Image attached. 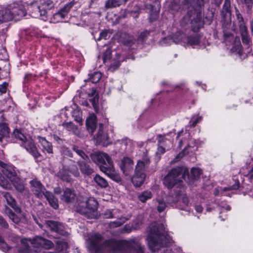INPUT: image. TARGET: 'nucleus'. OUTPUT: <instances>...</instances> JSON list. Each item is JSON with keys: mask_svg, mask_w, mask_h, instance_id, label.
Masks as SVG:
<instances>
[{"mask_svg": "<svg viewBox=\"0 0 253 253\" xmlns=\"http://www.w3.org/2000/svg\"><path fill=\"white\" fill-rule=\"evenodd\" d=\"M208 0H183V3L188 9L184 17L186 23L190 22L193 31H198L203 25L202 20V9Z\"/></svg>", "mask_w": 253, "mask_h": 253, "instance_id": "nucleus-1", "label": "nucleus"}, {"mask_svg": "<svg viewBox=\"0 0 253 253\" xmlns=\"http://www.w3.org/2000/svg\"><path fill=\"white\" fill-rule=\"evenodd\" d=\"M148 246L152 252H156L169 243L163 224L154 223L148 236Z\"/></svg>", "mask_w": 253, "mask_h": 253, "instance_id": "nucleus-2", "label": "nucleus"}, {"mask_svg": "<svg viewBox=\"0 0 253 253\" xmlns=\"http://www.w3.org/2000/svg\"><path fill=\"white\" fill-rule=\"evenodd\" d=\"M183 169L181 167L172 169L165 177L164 184L169 189H171L176 184L181 185L182 178L184 176L182 173Z\"/></svg>", "mask_w": 253, "mask_h": 253, "instance_id": "nucleus-3", "label": "nucleus"}, {"mask_svg": "<svg viewBox=\"0 0 253 253\" xmlns=\"http://www.w3.org/2000/svg\"><path fill=\"white\" fill-rule=\"evenodd\" d=\"M54 6V2L51 0H40L37 3H33L32 8V16L38 17L39 16L46 17L47 12Z\"/></svg>", "mask_w": 253, "mask_h": 253, "instance_id": "nucleus-4", "label": "nucleus"}, {"mask_svg": "<svg viewBox=\"0 0 253 253\" xmlns=\"http://www.w3.org/2000/svg\"><path fill=\"white\" fill-rule=\"evenodd\" d=\"M221 23L225 33L230 28L231 25V11L229 0H225L222 9L221 11Z\"/></svg>", "mask_w": 253, "mask_h": 253, "instance_id": "nucleus-5", "label": "nucleus"}, {"mask_svg": "<svg viewBox=\"0 0 253 253\" xmlns=\"http://www.w3.org/2000/svg\"><path fill=\"white\" fill-rule=\"evenodd\" d=\"M90 157L92 161L99 166L100 170L102 167L107 168L110 166L111 163L113 164L110 156L104 152H94L90 155Z\"/></svg>", "mask_w": 253, "mask_h": 253, "instance_id": "nucleus-6", "label": "nucleus"}, {"mask_svg": "<svg viewBox=\"0 0 253 253\" xmlns=\"http://www.w3.org/2000/svg\"><path fill=\"white\" fill-rule=\"evenodd\" d=\"M236 15L239 24V30L242 37V42L244 43L248 44L250 42V38L248 33V29L247 26L245 25L244 19L242 15L237 9H236Z\"/></svg>", "mask_w": 253, "mask_h": 253, "instance_id": "nucleus-7", "label": "nucleus"}, {"mask_svg": "<svg viewBox=\"0 0 253 253\" xmlns=\"http://www.w3.org/2000/svg\"><path fill=\"white\" fill-rule=\"evenodd\" d=\"M102 236L98 233L90 235L88 238V244L90 250L98 252L102 249Z\"/></svg>", "mask_w": 253, "mask_h": 253, "instance_id": "nucleus-8", "label": "nucleus"}, {"mask_svg": "<svg viewBox=\"0 0 253 253\" xmlns=\"http://www.w3.org/2000/svg\"><path fill=\"white\" fill-rule=\"evenodd\" d=\"M119 167L125 175H129L133 169V161L130 158L124 157L119 164Z\"/></svg>", "mask_w": 253, "mask_h": 253, "instance_id": "nucleus-9", "label": "nucleus"}, {"mask_svg": "<svg viewBox=\"0 0 253 253\" xmlns=\"http://www.w3.org/2000/svg\"><path fill=\"white\" fill-rule=\"evenodd\" d=\"M45 224L46 226L52 231L63 236L67 234V232L65 231L64 225L60 222L52 220H48L46 221Z\"/></svg>", "mask_w": 253, "mask_h": 253, "instance_id": "nucleus-10", "label": "nucleus"}, {"mask_svg": "<svg viewBox=\"0 0 253 253\" xmlns=\"http://www.w3.org/2000/svg\"><path fill=\"white\" fill-rule=\"evenodd\" d=\"M0 167L3 174L11 181H14L15 178V170L10 165L5 164L0 160Z\"/></svg>", "mask_w": 253, "mask_h": 253, "instance_id": "nucleus-11", "label": "nucleus"}, {"mask_svg": "<svg viewBox=\"0 0 253 253\" xmlns=\"http://www.w3.org/2000/svg\"><path fill=\"white\" fill-rule=\"evenodd\" d=\"M150 164L149 157L145 155L140 160L137 161L134 171L139 173H145L146 169Z\"/></svg>", "mask_w": 253, "mask_h": 253, "instance_id": "nucleus-12", "label": "nucleus"}, {"mask_svg": "<svg viewBox=\"0 0 253 253\" xmlns=\"http://www.w3.org/2000/svg\"><path fill=\"white\" fill-rule=\"evenodd\" d=\"M101 171L116 182L121 181L122 178L120 174L115 172L114 164L111 163L110 166L107 168L102 167L101 168Z\"/></svg>", "mask_w": 253, "mask_h": 253, "instance_id": "nucleus-13", "label": "nucleus"}, {"mask_svg": "<svg viewBox=\"0 0 253 253\" xmlns=\"http://www.w3.org/2000/svg\"><path fill=\"white\" fill-rule=\"evenodd\" d=\"M32 186V190L37 197H42L45 193L46 189L41 182L36 179L30 181Z\"/></svg>", "mask_w": 253, "mask_h": 253, "instance_id": "nucleus-14", "label": "nucleus"}, {"mask_svg": "<svg viewBox=\"0 0 253 253\" xmlns=\"http://www.w3.org/2000/svg\"><path fill=\"white\" fill-rule=\"evenodd\" d=\"M10 133V128L6 119L3 115L0 116V141H2V137H7Z\"/></svg>", "mask_w": 253, "mask_h": 253, "instance_id": "nucleus-15", "label": "nucleus"}, {"mask_svg": "<svg viewBox=\"0 0 253 253\" xmlns=\"http://www.w3.org/2000/svg\"><path fill=\"white\" fill-rule=\"evenodd\" d=\"M76 196V193L74 189L66 188L63 190L60 199L66 203H71L75 200Z\"/></svg>", "mask_w": 253, "mask_h": 253, "instance_id": "nucleus-16", "label": "nucleus"}, {"mask_svg": "<svg viewBox=\"0 0 253 253\" xmlns=\"http://www.w3.org/2000/svg\"><path fill=\"white\" fill-rule=\"evenodd\" d=\"M117 36L120 38L119 41L127 46H130L135 42L134 38L126 33L119 32L117 33Z\"/></svg>", "mask_w": 253, "mask_h": 253, "instance_id": "nucleus-17", "label": "nucleus"}, {"mask_svg": "<svg viewBox=\"0 0 253 253\" xmlns=\"http://www.w3.org/2000/svg\"><path fill=\"white\" fill-rule=\"evenodd\" d=\"M98 203L94 198H89L86 201L85 212L92 213L94 216L97 210Z\"/></svg>", "mask_w": 253, "mask_h": 253, "instance_id": "nucleus-18", "label": "nucleus"}, {"mask_svg": "<svg viewBox=\"0 0 253 253\" xmlns=\"http://www.w3.org/2000/svg\"><path fill=\"white\" fill-rule=\"evenodd\" d=\"M14 17V13L10 8L0 9V23L12 20Z\"/></svg>", "mask_w": 253, "mask_h": 253, "instance_id": "nucleus-19", "label": "nucleus"}, {"mask_svg": "<svg viewBox=\"0 0 253 253\" xmlns=\"http://www.w3.org/2000/svg\"><path fill=\"white\" fill-rule=\"evenodd\" d=\"M145 178V173H139L134 171V173L131 177V181L134 186L140 187L144 183Z\"/></svg>", "mask_w": 253, "mask_h": 253, "instance_id": "nucleus-20", "label": "nucleus"}, {"mask_svg": "<svg viewBox=\"0 0 253 253\" xmlns=\"http://www.w3.org/2000/svg\"><path fill=\"white\" fill-rule=\"evenodd\" d=\"M130 214H127L126 216L121 215L119 213V217L116 218L117 219L114 221L110 222L109 226L111 228L118 227L124 224L126 221L129 220L131 217Z\"/></svg>", "mask_w": 253, "mask_h": 253, "instance_id": "nucleus-21", "label": "nucleus"}, {"mask_svg": "<svg viewBox=\"0 0 253 253\" xmlns=\"http://www.w3.org/2000/svg\"><path fill=\"white\" fill-rule=\"evenodd\" d=\"M88 95L90 97L89 99L90 102H91L92 106L95 111L97 112L99 110L98 107V94L94 88H92L88 93Z\"/></svg>", "mask_w": 253, "mask_h": 253, "instance_id": "nucleus-22", "label": "nucleus"}, {"mask_svg": "<svg viewBox=\"0 0 253 253\" xmlns=\"http://www.w3.org/2000/svg\"><path fill=\"white\" fill-rule=\"evenodd\" d=\"M86 126L87 129L90 133L94 132L96 127V117L93 114L86 120Z\"/></svg>", "mask_w": 253, "mask_h": 253, "instance_id": "nucleus-23", "label": "nucleus"}, {"mask_svg": "<svg viewBox=\"0 0 253 253\" xmlns=\"http://www.w3.org/2000/svg\"><path fill=\"white\" fill-rule=\"evenodd\" d=\"M78 165L82 173L84 175H89L93 172V169L84 161H79Z\"/></svg>", "mask_w": 253, "mask_h": 253, "instance_id": "nucleus-24", "label": "nucleus"}, {"mask_svg": "<svg viewBox=\"0 0 253 253\" xmlns=\"http://www.w3.org/2000/svg\"><path fill=\"white\" fill-rule=\"evenodd\" d=\"M44 196L50 205L54 209H56L58 208V200L51 192L45 191V193H44Z\"/></svg>", "mask_w": 253, "mask_h": 253, "instance_id": "nucleus-25", "label": "nucleus"}, {"mask_svg": "<svg viewBox=\"0 0 253 253\" xmlns=\"http://www.w3.org/2000/svg\"><path fill=\"white\" fill-rule=\"evenodd\" d=\"M107 139V136L103 131V125L100 124L96 137H94V140H96V142H102L106 141Z\"/></svg>", "mask_w": 253, "mask_h": 253, "instance_id": "nucleus-26", "label": "nucleus"}, {"mask_svg": "<svg viewBox=\"0 0 253 253\" xmlns=\"http://www.w3.org/2000/svg\"><path fill=\"white\" fill-rule=\"evenodd\" d=\"M73 2H70L66 4L62 8L60 9L58 12L54 14L55 16H60L62 18H64L65 16L68 14L70 9L74 5Z\"/></svg>", "mask_w": 253, "mask_h": 253, "instance_id": "nucleus-27", "label": "nucleus"}, {"mask_svg": "<svg viewBox=\"0 0 253 253\" xmlns=\"http://www.w3.org/2000/svg\"><path fill=\"white\" fill-rule=\"evenodd\" d=\"M153 194L150 191L146 190L141 192L138 195V200L142 203L146 202L152 198Z\"/></svg>", "mask_w": 253, "mask_h": 253, "instance_id": "nucleus-28", "label": "nucleus"}, {"mask_svg": "<svg viewBox=\"0 0 253 253\" xmlns=\"http://www.w3.org/2000/svg\"><path fill=\"white\" fill-rule=\"evenodd\" d=\"M25 147L27 151L31 153L35 158H38L40 156V154L38 152L34 143H25Z\"/></svg>", "mask_w": 253, "mask_h": 253, "instance_id": "nucleus-29", "label": "nucleus"}, {"mask_svg": "<svg viewBox=\"0 0 253 253\" xmlns=\"http://www.w3.org/2000/svg\"><path fill=\"white\" fill-rule=\"evenodd\" d=\"M120 211L119 210H107L104 212V216L106 218H119Z\"/></svg>", "mask_w": 253, "mask_h": 253, "instance_id": "nucleus-30", "label": "nucleus"}, {"mask_svg": "<svg viewBox=\"0 0 253 253\" xmlns=\"http://www.w3.org/2000/svg\"><path fill=\"white\" fill-rule=\"evenodd\" d=\"M94 180L97 184L103 188H106L108 186L107 180L99 175L96 174L94 177Z\"/></svg>", "mask_w": 253, "mask_h": 253, "instance_id": "nucleus-31", "label": "nucleus"}, {"mask_svg": "<svg viewBox=\"0 0 253 253\" xmlns=\"http://www.w3.org/2000/svg\"><path fill=\"white\" fill-rule=\"evenodd\" d=\"M5 199L7 201V204L11 207L14 211L16 210V204L14 199L11 196V195L8 193H6L4 195Z\"/></svg>", "mask_w": 253, "mask_h": 253, "instance_id": "nucleus-32", "label": "nucleus"}, {"mask_svg": "<svg viewBox=\"0 0 253 253\" xmlns=\"http://www.w3.org/2000/svg\"><path fill=\"white\" fill-rule=\"evenodd\" d=\"M42 237L41 236H36L33 239H29V242H30L31 246L35 248L41 247Z\"/></svg>", "mask_w": 253, "mask_h": 253, "instance_id": "nucleus-33", "label": "nucleus"}, {"mask_svg": "<svg viewBox=\"0 0 253 253\" xmlns=\"http://www.w3.org/2000/svg\"><path fill=\"white\" fill-rule=\"evenodd\" d=\"M158 9L153 10L152 11H150V17H149V21L150 22H152L156 20L159 16V12L160 9V4L159 2H158Z\"/></svg>", "mask_w": 253, "mask_h": 253, "instance_id": "nucleus-34", "label": "nucleus"}, {"mask_svg": "<svg viewBox=\"0 0 253 253\" xmlns=\"http://www.w3.org/2000/svg\"><path fill=\"white\" fill-rule=\"evenodd\" d=\"M58 176L64 181L71 182L72 178L65 169H61L58 173Z\"/></svg>", "mask_w": 253, "mask_h": 253, "instance_id": "nucleus-35", "label": "nucleus"}, {"mask_svg": "<svg viewBox=\"0 0 253 253\" xmlns=\"http://www.w3.org/2000/svg\"><path fill=\"white\" fill-rule=\"evenodd\" d=\"M42 242L41 248L46 250H49L52 248L54 246V244L50 240L42 237V240H41Z\"/></svg>", "mask_w": 253, "mask_h": 253, "instance_id": "nucleus-36", "label": "nucleus"}, {"mask_svg": "<svg viewBox=\"0 0 253 253\" xmlns=\"http://www.w3.org/2000/svg\"><path fill=\"white\" fill-rule=\"evenodd\" d=\"M102 74L99 72H95L90 75L89 80L92 83H96L101 79Z\"/></svg>", "mask_w": 253, "mask_h": 253, "instance_id": "nucleus-37", "label": "nucleus"}, {"mask_svg": "<svg viewBox=\"0 0 253 253\" xmlns=\"http://www.w3.org/2000/svg\"><path fill=\"white\" fill-rule=\"evenodd\" d=\"M27 14L26 10L25 9V6L23 4H20L17 7V15L19 18L24 17Z\"/></svg>", "mask_w": 253, "mask_h": 253, "instance_id": "nucleus-38", "label": "nucleus"}, {"mask_svg": "<svg viewBox=\"0 0 253 253\" xmlns=\"http://www.w3.org/2000/svg\"><path fill=\"white\" fill-rule=\"evenodd\" d=\"M64 127L68 131H71L74 133H76L78 131L77 127L72 122H69L64 124Z\"/></svg>", "mask_w": 253, "mask_h": 253, "instance_id": "nucleus-39", "label": "nucleus"}, {"mask_svg": "<svg viewBox=\"0 0 253 253\" xmlns=\"http://www.w3.org/2000/svg\"><path fill=\"white\" fill-rule=\"evenodd\" d=\"M189 147V145H187V146H185L184 147V149L182 151L180 152L176 157L175 158L171 161L172 163H175L178 161H179L181 158H182L185 154L188 153L189 151H187L188 147Z\"/></svg>", "mask_w": 253, "mask_h": 253, "instance_id": "nucleus-40", "label": "nucleus"}, {"mask_svg": "<svg viewBox=\"0 0 253 253\" xmlns=\"http://www.w3.org/2000/svg\"><path fill=\"white\" fill-rule=\"evenodd\" d=\"M200 39L197 36H190L188 39V43L191 46H194L199 44Z\"/></svg>", "mask_w": 253, "mask_h": 253, "instance_id": "nucleus-41", "label": "nucleus"}, {"mask_svg": "<svg viewBox=\"0 0 253 253\" xmlns=\"http://www.w3.org/2000/svg\"><path fill=\"white\" fill-rule=\"evenodd\" d=\"M5 213L9 217V218L15 223V213L13 211L7 206L5 207L4 209Z\"/></svg>", "mask_w": 253, "mask_h": 253, "instance_id": "nucleus-42", "label": "nucleus"}, {"mask_svg": "<svg viewBox=\"0 0 253 253\" xmlns=\"http://www.w3.org/2000/svg\"><path fill=\"white\" fill-rule=\"evenodd\" d=\"M24 180L22 178L17 177V191L22 192L25 189Z\"/></svg>", "mask_w": 253, "mask_h": 253, "instance_id": "nucleus-43", "label": "nucleus"}, {"mask_svg": "<svg viewBox=\"0 0 253 253\" xmlns=\"http://www.w3.org/2000/svg\"><path fill=\"white\" fill-rule=\"evenodd\" d=\"M21 243L22 246L23 252H27L30 250V243L29 242V239H22L21 240Z\"/></svg>", "mask_w": 253, "mask_h": 253, "instance_id": "nucleus-44", "label": "nucleus"}, {"mask_svg": "<svg viewBox=\"0 0 253 253\" xmlns=\"http://www.w3.org/2000/svg\"><path fill=\"white\" fill-rule=\"evenodd\" d=\"M149 34V32L147 31L141 32L137 39L138 43H142L144 42V41L146 39Z\"/></svg>", "mask_w": 253, "mask_h": 253, "instance_id": "nucleus-45", "label": "nucleus"}, {"mask_svg": "<svg viewBox=\"0 0 253 253\" xmlns=\"http://www.w3.org/2000/svg\"><path fill=\"white\" fill-rule=\"evenodd\" d=\"M119 6L115 0H107L105 2V7L107 8H112Z\"/></svg>", "mask_w": 253, "mask_h": 253, "instance_id": "nucleus-46", "label": "nucleus"}, {"mask_svg": "<svg viewBox=\"0 0 253 253\" xmlns=\"http://www.w3.org/2000/svg\"><path fill=\"white\" fill-rule=\"evenodd\" d=\"M201 174V170L198 168H193L191 170L190 176L193 179L198 177Z\"/></svg>", "mask_w": 253, "mask_h": 253, "instance_id": "nucleus-47", "label": "nucleus"}, {"mask_svg": "<svg viewBox=\"0 0 253 253\" xmlns=\"http://www.w3.org/2000/svg\"><path fill=\"white\" fill-rule=\"evenodd\" d=\"M158 202L157 210L159 212H162L166 208V204L165 202L161 199L157 200Z\"/></svg>", "mask_w": 253, "mask_h": 253, "instance_id": "nucleus-48", "label": "nucleus"}, {"mask_svg": "<svg viewBox=\"0 0 253 253\" xmlns=\"http://www.w3.org/2000/svg\"><path fill=\"white\" fill-rule=\"evenodd\" d=\"M0 246L1 247V250L4 252L6 253L10 249V247L4 241V240L0 236Z\"/></svg>", "mask_w": 253, "mask_h": 253, "instance_id": "nucleus-49", "label": "nucleus"}, {"mask_svg": "<svg viewBox=\"0 0 253 253\" xmlns=\"http://www.w3.org/2000/svg\"><path fill=\"white\" fill-rule=\"evenodd\" d=\"M132 249L135 252V253H144V247L139 243L135 244Z\"/></svg>", "mask_w": 253, "mask_h": 253, "instance_id": "nucleus-50", "label": "nucleus"}, {"mask_svg": "<svg viewBox=\"0 0 253 253\" xmlns=\"http://www.w3.org/2000/svg\"><path fill=\"white\" fill-rule=\"evenodd\" d=\"M110 33L108 31H103L100 33L99 37L97 39V41H100L101 39L107 40L110 37Z\"/></svg>", "mask_w": 253, "mask_h": 253, "instance_id": "nucleus-51", "label": "nucleus"}, {"mask_svg": "<svg viewBox=\"0 0 253 253\" xmlns=\"http://www.w3.org/2000/svg\"><path fill=\"white\" fill-rule=\"evenodd\" d=\"M0 185L4 188H7L8 187V182L0 173Z\"/></svg>", "mask_w": 253, "mask_h": 253, "instance_id": "nucleus-52", "label": "nucleus"}, {"mask_svg": "<svg viewBox=\"0 0 253 253\" xmlns=\"http://www.w3.org/2000/svg\"><path fill=\"white\" fill-rule=\"evenodd\" d=\"M111 57V51L110 49H107L103 55L104 62H106L107 61L110 60Z\"/></svg>", "mask_w": 253, "mask_h": 253, "instance_id": "nucleus-53", "label": "nucleus"}, {"mask_svg": "<svg viewBox=\"0 0 253 253\" xmlns=\"http://www.w3.org/2000/svg\"><path fill=\"white\" fill-rule=\"evenodd\" d=\"M42 147L48 153H52V146L51 143H42Z\"/></svg>", "mask_w": 253, "mask_h": 253, "instance_id": "nucleus-54", "label": "nucleus"}, {"mask_svg": "<svg viewBox=\"0 0 253 253\" xmlns=\"http://www.w3.org/2000/svg\"><path fill=\"white\" fill-rule=\"evenodd\" d=\"M18 139L23 142L26 141V137L20 130L17 129V140Z\"/></svg>", "mask_w": 253, "mask_h": 253, "instance_id": "nucleus-55", "label": "nucleus"}, {"mask_svg": "<svg viewBox=\"0 0 253 253\" xmlns=\"http://www.w3.org/2000/svg\"><path fill=\"white\" fill-rule=\"evenodd\" d=\"M239 187V182L238 181H236L235 184L232 186H230L227 188H224V190H236Z\"/></svg>", "mask_w": 253, "mask_h": 253, "instance_id": "nucleus-56", "label": "nucleus"}, {"mask_svg": "<svg viewBox=\"0 0 253 253\" xmlns=\"http://www.w3.org/2000/svg\"><path fill=\"white\" fill-rule=\"evenodd\" d=\"M120 65V63L119 61H116L114 64H111L109 67V70L113 72L116 69H117Z\"/></svg>", "mask_w": 253, "mask_h": 253, "instance_id": "nucleus-57", "label": "nucleus"}, {"mask_svg": "<svg viewBox=\"0 0 253 253\" xmlns=\"http://www.w3.org/2000/svg\"><path fill=\"white\" fill-rule=\"evenodd\" d=\"M166 136V134L158 135L157 136V141H158V142H162L166 141H169V140L168 138H167Z\"/></svg>", "mask_w": 253, "mask_h": 253, "instance_id": "nucleus-58", "label": "nucleus"}, {"mask_svg": "<svg viewBox=\"0 0 253 253\" xmlns=\"http://www.w3.org/2000/svg\"><path fill=\"white\" fill-rule=\"evenodd\" d=\"M73 149L79 155L81 156L83 159H84V157H87L82 150H79L75 147H74Z\"/></svg>", "mask_w": 253, "mask_h": 253, "instance_id": "nucleus-59", "label": "nucleus"}, {"mask_svg": "<svg viewBox=\"0 0 253 253\" xmlns=\"http://www.w3.org/2000/svg\"><path fill=\"white\" fill-rule=\"evenodd\" d=\"M202 120V117L197 116L194 120L192 122V124L190 125L191 127H195L197 123H198Z\"/></svg>", "mask_w": 253, "mask_h": 253, "instance_id": "nucleus-60", "label": "nucleus"}, {"mask_svg": "<svg viewBox=\"0 0 253 253\" xmlns=\"http://www.w3.org/2000/svg\"><path fill=\"white\" fill-rule=\"evenodd\" d=\"M246 6L249 9H251L253 5V0H244Z\"/></svg>", "mask_w": 253, "mask_h": 253, "instance_id": "nucleus-61", "label": "nucleus"}, {"mask_svg": "<svg viewBox=\"0 0 253 253\" xmlns=\"http://www.w3.org/2000/svg\"><path fill=\"white\" fill-rule=\"evenodd\" d=\"M7 84L4 83L0 85V92L1 93H5L6 91Z\"/></svg>", "mask_w": 253, "mask_h": 253, "instance_id": "nucleus-62", "label": "nucleus"}, {"mask_svg": "<svg viewBox=\"0 0 253 253\" xmlns=\"http://www.w3.org/2000/svg\"><path fill=\"white\" fill-rule=\"evenodd\" d=\"M0 225L4 228L8 227V224L1 216H0Z\"/></svg>", "mask_w": 253, "mask_h": 253, "instance_id": "nucleus-63", "label": "nucleus"}, {"mask_svg": "<svg viewBox=\"0 0 253 253\" xmlns=\"http://www.w3.org/2000/svg\"><path fill=\"white\" fill-rule=\"evenodd\" d=\"M165 152V148L163 146H159L158 147L157 154H162Z\"/></svg>", "mask_w": 253, "mask_h": 253, "instance_id": "nucleus-64", "label": "nucleus"}]
</instances>
